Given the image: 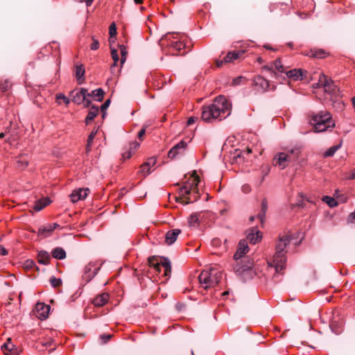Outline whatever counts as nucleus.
Segmentation results:
<instances>
[{
    "label": "nucleus",
    "instance_id": "obj_1",
    "mask_svg": "<svg viewBox=\"0 0 355 355\" xmlns=\"http://www.w3.org/2000/svg\"><path fill=\"white\" fill-rule=\"evenodd\" d=\"M232 105L224 96L216 97L214 103L202 108L201 119L206 122L222 120L230 114Z\"/></svg>",
    "mask_w": 355,
    "mask_h": 355
},
{
    "label": "nucleus",
    "instance_id": "obj_2",
    "mask_svg": "<svg viewBox=\"0 0 355 355\" xmlns=\"http://www.w3.org/2000/svg\"><path fill=\"white\" fill-rule=\"evenodd\" d=\"M291 240V237L288 235L279 236V240L276 244V252L273 259L270 262H268L270 266L275 268L276 273H280L284 269V266L286 260L284 250V248L290 244Z\"/></svg>",
    "mask_w": 355,
    "mask_h": 355
},
{
    "label": "nucleus",
    "instance_id": "obj_3",
    "mask_svg": "<svg viewBox=\"0 0 355 355\" xmlns=\"http://www.w3.org/2000/svg\"><path fill=\"white\" fill-rule=\"evenodd\" d=\"M310 117V123L315 132H322L335 126L330 113L327 111H320L317 114L311 112Z\"/></svg>",
    "mask_w": 355,
    "mask_h": 355
},
{
    "label": "nucleus",
    "instance_id": "obj_4",
    "mask_svg": "<svg viewBox=\"0 0 355 355\" xmlns=\"http://www.w3.org/2000/svg\"><path fill=\"white\" fill-rule=\"evenodd\" d=\"M222 277V272L211 268L209 270H203L198 276V280L200 284L205 285L204 289L207 290L218 285Z\"/></svg>",
    "mask_w": 355,
    "mask_h": 355
},
{
    "label": "nucleus",
    "instance_id": "obj_5",
    "mask_svg": "<svg viewBox=\"0 0 355 355\" xmlns=\"http://www.w3.org/2000/svg\"><path fill=\"white\" fill-rule=\"evenodd\" d=\"M192 177L193 178L191 180V183L186 182L185 184L180 188V193L184 196V199L185 201H183L182 203L189 204L190 202H194L197 200L199 198L198 196H194L192 199L191 197L187 196L191 194V192L198 193V183L200 182V179L198 175H197L196 171H193L192 173Z\"/></svg>",
    "mask_w": 355,
    "mask_h": 355
},
{
    "label": "nucleus",
    "instance_id": "obj_6",
    "mask_svg": "<svg viewBox=\"0 0 355 355\" xmlns=\"http://www.w3.org/2000/svg\"><path fill=\"white\" fill-rule=\"evenodd\" d=\"M253 262L248 257H243L236 261L234 266V270L238 275H241L243 272L252 268Z\"/></svg>",
    "mask_w": 355,
    "mask_h": 355
},
{
    "label": "nucleus",
    "instance_id": "obj_7",
    "mask_svg": "<svg viewBox=\"0 0 355 355\" xmlns=\"http://www.w3.org/2000/svg\"><path fill=\"white\" fill-rule=\"evenodd\" d=\"M90 95L91 94L87 92V89L85 88H80L79 90H73L71 93L72 97L71 101L78 105L83 103L86 100V97H89Z\"/></svg>",
    "mask_w": 355,
    "mask_h": 355
},
{
    "label": "nucleus",
    "instance_id": "obj_8",
    "mask_svg": "<svg viewBox=\"0 0 355 355\" xmlns=\"http://www.w3.org/2000/svg\"><path fill=\"white\" fill-rule=\"evenodd\" d=\"M248 250L249 248L246 241H240L238 244L237 250L234 255V259H235V261H238V260L245 257L244 254H246L248 252Z\"/></svg>",
    "mask_w": 355,
    "mask_h": 355
},
{
    "label": "nucleus",
    "instance_id": "obj_9",
    "mask_svg": "<svg viewBox=\"0 0 355 355\" xmlns=\"http://www.w3.org/2000/svg\"><path fill=\"white\" fill-rule=\"evenodd\" d=\"M319 84L324 87L325 92H336V87L334 85V83L327 78L324 75H322L319 79Z\"/></svg>",
    "mask_w": 355,
    "mask_h": 355
},
{
    "label": "nucleus",
    "instance_id": "obj_10",
    "mask_svg": "<svg viewBox=\"0 0 355 355\" xmlns=\"http://www.w3.org/2000/svg\"><path fill=\"white\" fill-rule=\"evenodd\" d=\"M273 164L284 169L288 166L287 154L285 153H278L273 159Z\"/></svg>",
    "mask_w": 355,
    "mask_h": 355
},
{
    "label": "nucleus",
    "instance_id": "obj_11",
    "mask_svg": "<svg viewBox=\"0 0 355 355\" xmlns=\"http://www.w3.org/2000/svg\"><path fill=\"white\" fill-rule=\"evenodd\" d=\"M187 146V143L183 140L175 145L168 153V157L170 159H174L178 155L181 153Z\"/></svg>",
    "mask_w": 355,
    "mask_h": 355
},
{
    "label": "nucleus",
    "instance_id": "obj_12",
    "mask_svg": "<svg viewBox=\"0 0 355 355\" xmlns=\"http://www.w3.org/2000/svg\"><path fill=\"white\" fill-rule=\"evenodd\" d=\"M89 192V189H79L78 190L74 191L71 195V200L73 202H76L80 200H84Z\"/></svg>",
    "mask_w": 355,
    "mask_h": 355
},
{
    "label": "nucleus",
    "instance_id": "obj_13",
    "mask_svg": "<svg viewBox=\"0 0 355 355\" xmlns=\"http://www.w3.org/2000/svg\"><path fill=\"white\" fill-rule=\"evenodd\" d=\"M99 268L94 267L92 263H89L85 268L84 279L87 282H89L98 272Z\"/></svg>",
    "mask_w": 355,
    "mask_h": 355
},
{
    "label": "nucleus",
    "instance_id": "obj_14",
    "mask_svg": "<svg viewBox=\"0 0 355 355\" xmlns=\"http://www.w3.org/2000/svg\"><path fill=\"white\" fill-rule=\"evenodd\" d=\"M181 233L179 229H173L168 231L165 234V242L167 245H172L176 240L178 235Z\"/></svg>",
    "mask_w": 355,
    "mask_h": 355
},
{
    "label": "nucleus",
    "instance_id": "obj_15",
    "mask_svg": "<svg viewBox=\"0 0 355 355\" xmlns=\"http://www.w3.org/2000/svg\"><path fill=\"white\" fill-rule=\"evenodd\" d=\"M307 72L304 71L302 69H292L288 71H286V74L288 78H293L294 80H303Z\"/></svg>",
    "mask_w": 355,
    "mask_h": 355
},
{
    "label": "nucleus",
    "instance_id": "obj_16",
    "mask_svg": "<svg viewBox=\"0 0 355 355\" xmlns=\"http://www.w3.org/2000/svg\"><path fill=\"white\" fill-rule=\"evenodd\" d=\"M109 300V294L107 293H101L97 295L93 300V304L95 306L101 307L105 304Z\"/></svg>",
    "mask_w": 355,
    "mask_h": 355
},
{
    "label": "nucleus",
    "instance_id": "obj_17",
    "mask_svg": "<svg viewBox=\"0 0 355 355\" xmlns=\"http://www.w3.org/2000/svg\"><path fill=\"white\" fill-rule=\"evenodd\" d=\"M36 309L39 313V317L42 319H46L48 317L50 306L44 303H37Z\"/></svg>",
    "mask_w": 355,
    "mask_h": 355
},
{
    "label": "nucleus",
    "instance_id": "obj_18",
    "mask_svg": "<svg viewBox=\"0 0 355 355\" xmlns=\"http://www.w3.org/2000/svg\"><path fill=\"white\" fill-rule=\"evenodd\" d=\"M243 53L244 51H230L224 57V61L225 63L234 62L239 59Z\"/></svg>",
    "mask_w": 355,
    "mask_h": 355
},
{
    "label": "nucleus",
    "instance_id": "obj_19",
    "mask_svg": "<svg viewBox=\"0 0 355 355\" xmlns=\"http://www.w3.org/2000/svg\"><path fill=\"white\" fill-rule=\"evenodd\" d=\"M51 257L48 252L41 250L37 254V261L38 263L44 265H47L50 263Z\"/></svg>",
    "mask_w": 355,
    "mask_h": 355
},
{
    "label": "nucleus",
    "instance_id": "obj_20",
    "mask_svg": "<svg viewBox=\"0 0 355 355\" xmlns=\"http://www.w3.org/2000/svg\"><path fill=\"white\" fill-rule=\"evenodd\" d=\"M254 83L255 85L259 86L263 89V91H267L270 86L269 82L262 76L256 77L254 78Z\"/></svg>",
    "mask_w": 355,
    "mask_h": 355
},
{
    "label": "nucleus",
    "instance_id": "obj_21",
    "mask_svg": "<svg viewBox=\"0 0 355 355\" xmlns=\"http://www.w3.org/2000/svg\"><path fill=\"white\" fill-rule=\"evenodd\" d=\"M261 232L252 230L250 233L247 236V239L253 244L259 242L261 239Z\"/></svg>",
    "mask_w": 355,
    "mask_h": 355
},
{
    "label": "nucleus",
    "instance_id": "obj_22",
    "mask_svg": "<svg viewBox=\"0 0 355 355\" xmlns=\"http://www.w3.org/2000/svg\"><path fill=\"white\" fill-rule=\"evenodd\" d=\"M52 257L56 259H64L66 258V252L62 248L57 247L51 252Z\"/></svg>",
    "mask_w": 355,
    "mask_h": 355
},
{
    "label": "nucleus",
    "instance_id": "obj_23",
    "mask_svg": "<svg viewBox=\"0 0 355 355\" xmlns=\"http://www.w3.org/2000/svg\"><path fill=\"white\" fill-rule=\"evenodd\" d=\"M267 209H268V202H267V200L266 198H264L261 202V210L257 215V217L260 220L261 223L263 222Z\"/></svg>",
    "mask_w": 355,
    "mask_h": 355
},
{
    "label": "nucleus",
    "instance_id": "obj_24",
    "mask_svg": "<svg viewBox=\"0 0 355 355\" xmlns=\"http://www.w3.org/2000/svg\"><path fill=\"white\" fill-rule=\"evenodd\" d=\"M50 202L51 201L49 198L40 199V200L35 202V205L33 207V209L35 211H39L42 210L43 208H44L46 206L49 205Z\"/></svg>",
    "mask_w": 355,
    "mask_h": 355
},
{
    "label": "nucleus",
    "instance_id": "obj_25",
    "mask_svg": "<svg viewBox=\"0 0 355 355\" xmlns=\"http://www.w3.org/2000/svg\"><path fill=\"white\" fill-rule=\"evenodd\" d=\"M38 235L41 236L43 238L47 237L51 235L52 233L51 227L48 224L46 225H44L40 227L38 230Z\"/></svg>",
    "mask_w": 355,
    "mask_h": 355
},
{
    "label": "nucleus",
    "instance_id": "obj_26",
    "mask_svg": "<svg viewBox=\"0 0 355 355\" xmlns=\"http://www.w3.org/2000/svg\"><path fill=\"white\" fill-rule=\"evenodd\" d=\"M98 113V107L97 106L92 105L89 111V113L85 119L86 123H89L90 121L97 116Z\"/></svg>",
    "mask_w": 355,
    "mask_h": 355
},
{
    "label": "nucleus",
    "instance_id": "obj_27",
    "mask_svg": "<svg viewBox=\"0 0 355 355\" xmlns=\"http://www.w3.org/2000/svg\"><path fill=\"white\" fill-rule=\"evenodd\" d=\"M85 69L83 65H79L76 67V77L78 81V84H82L84 80V75H85Z\"/></svg>",
    "mask_w": 355,
    "mask_h": 355
},
{
    "label": "nucleus",
    "instance_id": "obj_28",
    "mask_svg": "<svg viewBox=\"0 0 355 355\" xmlns=\"http://www.w3.org/2000/svg\"><path fill=\"white\" fill-rule=\"evenodd\" d=\"M164 261L162 262V266L164 268V276L170 277L171 274V261L167 258H163Z\"/></svg>",
    "mask_w": 355,
    "mask_h": 355
},
{
    "label": "nucleus",
    "instance_id": "obj_29",
    "mask_svg": "<svg viewBox=\"0 0 355 355\" xmlns=\"http://www.w3.org/2000/svg\"><path fill=\"white\" fill-rule=\"evenodd\" d=\"M202 213H195L191 215L189 218V223L190 226H195L199 223L200 218L201 217Z\"/></svg>",
    "mask_w": 355,
    "mask_h": 355
},
{
    "label": "nucleus",
    "instance_id": "obj_30",
    "mask_svg": "<svg viewBox=\"0 0 355 355\" xmlns=\"http://www.w3.org/2000/svg\"><path fill=\"white\" fill-rule=\"evenodd\" d=\"M13 347L14 345L12 343L11 339L8 338L7 342L2 345L1 349L6 355H8V354L12 351Z\"/></svg>",
    "mask_w": 355,
    "mask_h": 355
},
{
    "label": "nucleus",
    "instance_id": "obj_31",
    "mask_svg": "<svg viewBox=\"0 0 355 355\" xmlns=\"http://www.w3.org/2000/svg\"><path fill=\"white\" fill-rule=\"evenodd\" d=\"M327 54L328 53L323 49H316L314 51H311V54L309 55L316 58H323L326 57Z\"/></svg>",
    "mask_w": 355,
    "mask_h": 355
},
{
    "label": "nucleus",
    "instance_id": "obj_32",
    "mask_svg": "<svg viewBox=\"0 0 355 355\" xmlns=\"http://www.w3.org/2000/svg\"><path fill=\"white\" fill-rule=\"evenodd\" d=\"M90 96H95L97 98L98 101H102L103 99L104 92L101 88L94 90L92 93H89Z\"/></svg>",
    "mask_w": 355,
    "mask_h": 355
},
{
    "label": "nucleus",
    "instance_id": "obj_33",
    "mask_svg": "<svg viewBox=\"0 0 355 355\" xmlns=\"http://www.w3.org/2000/svg\"><path fill=\"white\" fill-rule=\"evenodd\" d=\"M273 68L275 67V70L277 71V73H286V71L284 70V67L282 64V62L280 59H277L275 61L272 63Z\"/></svg>",
    "mask_w": 355,
    "mask_h": 355
},
{
    "label": "nucleus",
    "instance_id": "obj_34",
    "mask_svg": "<svg viewBox=\"0 0 355 355\" xmlns=\"http://www.w3.org/2000/svg\"><path fill=\"white\" fill-rule=\"evenodd\" d=\"M96 132L93 131L91 132V134L88 137L87 143V146H86V153H87L91 150V146L92 145V143H93L94 139L96 136Z\"/></svg>",
    "mask_w": 355,
    "mask_h": 355
},
{
    "label": "nucleus",
    "instance_id": "obj_35",
    "mask_svg": "<svg viewBox=\"0 0 355 355\" xmlns=\"http://www.w3.org/2000/svg\"><path fill=\"white\" fill-rule=\"evenodd\" d=\"M340 148V144L330 147L325 153L324 157H331Z\"/></svg>",
    "mask_w": 355,
    "mask_h": 355
},
{
    "label": "nucleus",
    "instance_id": "obj_36",
    "mask_svg": "<svg viewBox=\"0 0 355 355\" xmlns=\"http://www.w3.org/2000/svg\"><path fill=\"white\" fill-rule=\"evenodd\" d=\"M119 49H120L121 55V64L122 65L125 63V62L126 60L127 55H128V51L126 50V48L124 45H120Z\"/></svg>",
    "mask_w": 355,
    "mask_h": 355
},
{
    "label": "nucleus",
    "instance_id": "obj_37",
    "mask_svg": "<svg viewBox=\"0 0 355 355\" xmlns=\"http://www.w3.org/2000/svg\"><path fill=\"white\" fill-rule=\"evenodd\" d=\"M116 26L114 22L112 23L109 27L110 38L109 42H111V39L116 35Z\"/></svg>",
    "mask_w": 355,
    "mask_h": 355
},
{
    "label": "nucleus",
    "instance_id": "obj_38",
    "mask_svg": "<svg viewBox=\"0 0 355 355\" xmlns=\"http://www.w3.org/2000/svg\"><path fill=\"white\" fill-rule=\"evenodd\" d=\"M323 201H324L330 207H334L338 205V202L336 200L331 197L329 196H324L323 198Z\"/></svg>",
    "mask_w": 355,
    "mask_h": 355
},
{
    "label": "nucleus",
    "instance_id": "obj_39",
    "mask_svg": "<svg viewBox=\"0 0 355 355\" xmlns=\"http://www.w3.org/2000/svg\"><path fill=\"white\" fill-rule=\"evenodd\" d=\"M141 169L139 171V173L142 174L144 177L147 176L148 174L150 173V167L144 162L141 166Z\"/></svg>",
    "mask_w": 355,
    "mask_h": 355
},
{
    "label": "nucleus",
    "instance_id": "obj_40",
    "mask_svg": "<svg viewBox=\"0 0 355 355\" xmlns=\"http://www.w3.org/2000/svg\"><path fill=\"white\" fill-rule=\"evenodd\" d=\"M262 69L270 72L271 73L272 77H274L275 78H278V73L275 71L272 65H265L262 67Z\"/></svg>",
    "mask_w": 355,
    "mask_h": 355
},
{
    "label": "nucleus",
    "instance_id": "obj_41",
    "mask_svg": "<svg viewBox=\"0 0 355 355\" xmlns=\"http://www.w3.org/2000/svg\"><path fill=\"white\" fill-rule=\"evenodd\" d=\"M290 154L293 157V160H297L301 155V149L295 147L289 150Z\"/></svg>",
    "mask_w": 355,
    "mask_h": 355
},
{
    "label": "nucleus",
    "instance_id": "obj_42",
    "mask_svg": "<svg viewBox=\"0 0 355 355\" xmlns=\"http://www.w3.org/2000/svg\"><path fill=\"white\" fill-rule=\"evenodd\" d=\"M171 45L179 52L185 47V44L181 41L171 42Z\"/></svg>",
    "mask_w": 355,
    "mask_h": 355
},
{
    "label": "nucleus",
    "instance_id": "obj_43",
    "mask_svg": "<svg viewBox=\"0 0 355 355\" xmlns=\"http://www.w3.org/2000/svg\"><path fill=\"white\" fill-rule=\"evenodd\" d=\"M49 281H50L51 286L54 288H57L62 284L61 279L56 278L53 276L50 278Z\"/></svg>",
    "mask_w": 355,
    "mask_h": 355
},
{
    "label": "nucleus",
    "instance_id": "obj_44",
    "mask_svg": "<svg viewBox=\"0 0 355 355\" xmlns=\"http://www.w3.org/2000/svg\"><path fill=\"white\" fill-rule=\"evenodd\" d=\"M24 267L26 269H33L35 268L37 270H38V267L36 266L35 263L32 259H27L24 263Z\"/></svg>",
    "mask_w": 355,
    "mask_h": 355
},
{
    "label": "nucleus",
    "instance_id": "obj_45",
    "mask_svg": "<svg viewBox=\"0 0 355 355\" xmlns=\"http://www.w3.org/2000/svg\"><path fill=\"white\" fill-rule=\"evenodd\" d=\"M10 87V83L8 80H5L3 83H0V92L2 93L7 92Z\"/></svg>",
    "mask_w": 355,
    "mask_h": 355
},
{
    "label": "nucleus",
    "instance_id": "obj_46",
    "mask_svg": "<svg viewBox=\"0 0 355 355\" xmlns=\"http://www.w3.org/2000/svg\"><path fill=\"white\" fill-rule=\"evenodd\" d=\"M111 55L114 62H118L119 58L118 51L115 49H111Z\"/></svg>",
    "mask_w": 355,
    "mask_h": 355
},
{
    "label": "nucleus",
    "instance_id": "obj_47",
    "mask_svg": "<svg viewBox=\"0 0 355 355\" xmlns=\"http://www.w3.org/2000/svg\"><path fill=\"white\" fill-rule=\"evenodd\" d=\"M110 99H107L105 101V103L101 105V111L103 112V117L105 116V110L109 107L110 104Z\"/></svg>",
    "mask_w": 355,
    "mask_h": 355
},
{
    "label": "nucleus",
    "instance_id": "obj_48",
    "mask_svg": "<svg viewBox=\"0 0 355 355\" xmlns=\"http://www.w3.org/2000/svg\"><path fill=\"white\" fill-rule=\"evenodd\" d=\"M98 47H99L98 41L93 37H92V43L90 45V49L92 50H96L98 49Z\"/></svg>",
    "mask_w": 355,
    "mask_h": 355
},
{
    "label": "nucleus",
    "instance_id": "obj_49",
    "mask_svg": "<svg viewBox=\"0 0 355 355\" xmlns=\"http://www.w3.org/2000/svg\"><path fill=\"white\" fill-rule=\"evenodd\" d=\"M162 261H157L155 263L153 264L150 267L153 268L157 272H161V266Z\"/></svg>",
    "mask_w": 355,
    "mask_h": 355
},
{
    "label": "nucleus",
    "instance_id": "obj_50",
    "mask_svg": "<svg viewBox=\"0 0 355 355\" xmlns=\"http://www.w3.org/2000/svg\"><path fill=\"white\" fill-rule=\"evenodd\" d=\"M28 165V162L27 161H24V160H21V159H19L17 161V167L19 168H24L25 167H26Z\"/></svg>",
    "mask_w": 355,
    "mask_h": 355
},
{
    "label": "nucleus",
    "instance_id": "obj_51",
    "mask_svg": "<svg viewBox=\"0 0 355 355\" xmlns=\"http://www.w3.org/2000/svg\"><path fill=\"white\" fill-rule=\"evenodd\" d=\"M146 164L148 165L150 167L153 166L156 164V159L155 157H150L148 159V160L146 162Z\"/></svg>",
    "mask_w": 355,
    "mask_h": 355
},
{
    "label": "nucleus",
    "instance_id": "obj_52",
    "mask_svg": "<svg viewBox=\"0 0 355 355\" xmlns=\"http://www.w3.org/2000/svg\"><path fill=\"white\" fill-rule=\"evenodd\" d=\"M347 222L349 223L355 224V211L349 215L347 218Z\"/></svg>",
    "mask_w": 355,
    "mask_h": 355
},
{
    "label": "nucleus",
    "instance_id": "obj_53",
    "mask_svg": "<svg viewBox=\"0 0 355 355\" xmlns=\"http://www.w3.org/2000/svg\"><path fill=\"white\" fill-rule=\"evenodd\" d=\"M158 257L153 256L148 258V264L151 266L153 264L155 263L158 261Z\"/></svg>",
    "mask_w": 355,
    "mask_h": 355
},
{
    "label": "nucleus",
    "instance_id": "obj_54",
    "mask_svg": "<svg viewBox=\"0 0 355 355\" xmlns=\"http://www.w3.org/2000/svg\"><path fill=\"white\" fill-rule=\"evenodd\" d=\"M57 99L58 100L62 99L65 104L69 103V98H67L64 94H60L57 95Z\"/></svg>",
    "mask_w": 355,
    "mask_h": 355
},
{
    "label": "nucleus",
    "instance_id": "obj_55",
    "mask_svg": "<svg viewBox=\"0 0 355 355\" xmlns=\"http://www.w3.org/2000/svg\"><path fill=\"white\" fill-rule=\"evenodd\" d=\"M241 189H242V191H243V193H248L250 192V191H251V187H250V186L249 184H243V185L242 186Z\"/></svg>",
    "mask_w": 355,
    "mask_h": 355
},
{
    "label": "nucleus",
    "instance_id": "obj_56",
    "mask_svg": "<svg viewBox=\"0 0 355 355\" xmlns=\"http://www.w3.org/2000/svg\"><path fill=\"white\" fill-rule=\"evenodd\" d=\"M243 78L242 76H239L237 78H235L232 80V85H238L241 83V82L243 80Z\"/></svg>",
    "mask_w": 355,
    "mask_h": 355
},
{
    "label": "nucleus",
    "instance_id": "obj_57",
    "mask_svg": "<svg viewBox=\"0 0 355 355\" xmlns=\"http://www.w3.org/2000/svg\"><path fill=\"white\" fill-rule=\"evenodd\" d=\"M123 157L124 159H129L130 158L131 155H132V150H130V149H128L127 151L124 152L123 154Z\"/></svg>",
    "mask_w": 355,
    "mask_h": 355
},
{
    "label": "nucleus",
    "instance_id": "obj_58",
    "mask_svg": "<svg viewBox=\"0 0 355 355\" xmlns=\"http://www.w3.org/2000/svg\"><path fill=\"white\" fill-rule=\"evenodd\" d=\"M139 143H137V142H136V141L132 142V143L130 144L129 149H130V150H136V149L139 147Z\"/></svg>",
    "mask_w": 355,
    "mask_h": 355
},
{
    "label": "nucleus",
    "instance_id": "obj_59",
    "mask_svg": "<svg viewBox=\"0 0 355 355\" xmlns=\"http://www.w3.org/2000/svg\"><path fill=\"white\" fill-rule=\"evenodd\" d=\"M19 350L17 347H15V345L12 347V351L10 352V354H8V355H19Z\"/></svg>",
    "mask_w": 355,
    "mask_h": 355
},
{
    "label": "nucleus",
    "instance_id": "obj_60",
    "mask_svg": "<svg viewBox=\"0 0 355 355\" xmlns=\"http://www.w3.org/2000/svg\"><path fill=\"white\" fill-rule=\"evenodd\" d=\"M197 119H198V118L195 117V116L189 117L188 121H187V125H191L193 124Z\"/></svg>",
    "mask_w": 355,
    "mask_h": 355
},
{
    "label": "nucleus",
    "instance_id": "obj_61",
    "mask_svg": "<svg viewBox=\"0 0 355 355\" xmlns=\"http://www.w3.org/2000/svg\"><path fill=\"white\" fill-rule=\"evenodd\" d=\"M0 254L3 256L8 254V250L2 245H0Z\"/></svg>",
    "mask_w": 355,
    "mask_h": 355
},
{
    "label": "nucleus",
    "instance_id": "obj_62",
    "mask_svg": "<svg viewBox=\"0 0 355 355\" xmlns=\"http://www.w3.org/2000/svg\"><path fill=\"white\" fill-rule=\"evenodd\" d=\"M112 337V335L110 334H108V335H102L101 336V339L103 340V342L104 343H106L107 342L108 340H110V339Z\"/></svg>",
    "mask_w": 355,
    "mask_h": 355
},
{
    "label": "nucleus",
    "instance_id": "obj_63",
    "mask_svg": "<svg viewBox=\"0 0 355 355\" xmlns=\"http://www.w3.org/2000/svg\"><path fill=\"white\" fill-rule=\"evenodd\" d=\"M146 130L144 128H142L139 132H138V138L140 140L143 139V137L145 135Z\"/></svg>",
    "mask_w": 355,
    "mask_h": 355
},
{
    "label": "nucleus",
    "instance_id": "obj_64",
    "mask_svg": "<svg viewBox=\"0 0 355 355\" xmlns=\"http://www.w3.org/2000/svg\"><path fill=\"white\" fill-rule=\"evenodd\" d=\"M279 5H283L282 3L271 4L270 6V11L272 12L274 10L279 6Z\"/></svg>",
    "mask_w": 355,
    "mask_h": 355
}]
</instances>
